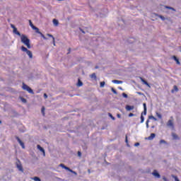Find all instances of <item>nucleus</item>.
Masks as SVG:
<instances>
[{"instance_id": "nucleus-1", "label": "nucleus", "mask_w": 181, "mask_h": 181, "mask_svg": "<svg viewBox=\"0 0 181 181\" xmlns=\"http://www.w3.org/2000/svg\"><path fill=\"white\" fill-rule=\"evenodd\" d=\"M22 52H25L30 59H33V54L31 52L30 50L28 49L25 46L21 47Z\"/></svg>"}, {"instance_id": "nucleus-2", "label": "nucleus", "mask_w": 181, "mask_h": 181, "mask_svg": "<svg viewBox=\"0 0 181 181\" xmlns=\"http://www.w3.org/2000/svg\"><path fill=\"white\" fill-rule=\"evenodd\" d=\"M23 90H25L26 91H28L30 94H35V92H33V90L29 86L26 85V83H23L22 86Z\"/></svg>"}, {"instance_id": "nucleus-3", "label": "nucleus", "mask_w": 181, "mask_h": 181, "mask_svg": "<svg viewBox=\"0 0 181 181\" xmlns=\"http://www.w3.org/2000/svg\"><path fill=\"white\" fill-rule=\"evenodd\" d=\"M21 40L22 43H23L24 45L30 42V40H29V38H28V37L23 34L21 35Z\"/></svg>"}, {"instance_id": "nucleus-4", "label": "nucleus", "mask_w": 181, "mask_h": 181, "mask_svg": "<svg viewBox=\"0 0 181 181\" xmlns=\"http://www.w3.org/2000/svg\"><path fill=\"white\" fill-rule=\"evenodd\" d=\"M15 139H16L17 142H18V144H20L22 148L25 149V143H23V141H22V140H21L19 136H15Z\"/></svg>"}, {"instance_id": "nucleus-5", "label": "nucleus", "mask_w": 181, "mask_h": 181, "mask_svg": "<svg viewBox=\"0 0 181 181\" xmlns=\"http://www.w3.org/2000/svg\"><path fill=\"white\" fill-rule=\"evenodd\" d=\"M167 127L171 128V129H175V124H173V120L169 119L167 122Z\"/></svg>"}, {"instance_id": "nucleus-6", "label": "nucleus", "mask_w": 181, "mask_h": 181, "mask_svg": "<svg viewBox=\"0 0 181 181\" xmlns=\"http://www.w3.org/2000/svg\"><path fill=\"white\" fill-rule=\"evenodd\" d=\"M16 168L20 170V172H23V167L22 166V164H21V160H19L16 162Z\"/></svg>"}, {"instance_id": "nucleus-7", "label": "nucleus", "mask_w": 181, "mask_h": 181, "mask_svg": "<svg viewBox=\"0 0 181 181\" xmlns=\"http://www.w3.org/2000/svg\"><path fill=\"white\" fill-rule=\"evenodd\" d=\"M152 175L158 177V179H160V174L158 172V170H154L152 173Z\"/></svg>"}, {"instance_id": "nucleus-8", "label": "nucleus", "mask_w": 181, "mask_h": 181, "mask_svg": "<svg viewBox=\"0 0 181 181\" xmlns=\"http://www.w3.org/2000/svg\"><path fill=\"white\" fill-rule=\"evenodd\" d=\"M173 60H174L176 62V64H178V66H180V61H179V59L176 55H174L172 57Z\"/></svg>"}, {"instance_id": "nucleus-9", "label": "nucleus", "mask_w": 181, "mask_h": 181, "mask_svg": "<svg viewBox=\"0 0 181 181\" xmlns=\"http://www.w3.org/2000/svg\"><path fill=\"white\" fill-rule=\"evenodd\" d=\"M37 149H39V151H40V152H42L43 153V156H46V152L45 151V148H43L42 147H41L40 145H37Z\"/></svg>"}, {"instance_id": "nucleus-10", "label": "nucleus", "mask_w": 181, "mask_h": 181, "mask_svg": "<svg viewBox=\"0 0 181 181\" xmlns=\"http://www.w3.org/2000/svg\"><path fill=\"white\" fill-rule=\"evenodd\" d=\"M156 136V134L155 133H151V135L148 137H146L145 139H148V141H152L153 138Z\"/></svg>"}, {"instance_id": "nucleus-11", "label": "nucleus", "mask_w": 181, "mask_h": 181, "mask_svg": "<svg viewBox=\"0 0 181 181\" xmlns=\"http://www.w3.org/2000/svg\"><path fill=\"white\" fill-rule=\"evenodd\" d=\"M141 81H142V83L144 84H145V86H147V87H151V86L149 85V83H148V81H146V80H145V78L140 77Z\"/></svg>"}, {"instance_id": "nucleus-12", "label": "nucleus", "mask_w": 181, "mask_h": 181, "mask_svg": "<svg viewBox=\"0 0 181 181\" xmlns=\"http://www.w3.org/2000/svg\"><path fill=\"white\" fill-rule=\"evenodd\" d=\"M143 106H144V112H141V115H146V111H147V108H146V103H143Z\"/></svg>"}, {"instance_id": "nucleus-13", "label": "nucleus", "mask_w": 181, "mask_h": 181, "mask_svg": "<svg viewBox=\"0 0 181 181\" xmlns=\"http://www.w3.org/2000/svg\"><path fill=\"white\" fill-rule=\"evenodd\" d=\"M175 91L176 93H177V91H179V88H177V86H176V85H175V86H173V88L171 90L172 94H174V93H175Z\"/></svg>"}, {"instance_id": "nucleus-14", "label": "nucleus", "mask_w": 181, "mask_h": 181, "mask_svg": "<svg viewBox=\"0 0 181 181\" xmlns=\"http://www.w3.org/2000/svg\"><path fill=\"white\" fill-rule=\"evenodd\" d=\"M127 111H131L132 110H134V108H135V107H134V105L131 106L129 105H127L125 107Z\"/></svg>"}, {"instance_id": "nucleus-15", "label": "nucleus", "mask_w": 181, "mask_h": 181, "mask_svg": "<svg viewBox=\"0 0 181 181\" xmlns=\"http://www.w3.org/2000/svg\"><path fill=\"white\" fill-rule=\"evenodd\" d=\"M90 78H92V80H95V81H97V75L95 74V73L90 74Z\"/></svg>"}, {"instance_id": "nucleus-16", "label": "nucleus", "mask_w": 181, "mask_h": 181, "mask_svg": "<svg viewBox=\"0 0 181 181\" xmlns=\"http://www.w3.org/2000/svg\"><path fill=\"white\" fill-rule=\"evenodd\" d=\"M76 86L78 87L83 86V81H81V79H80V78H78V83H77Z\"/></svg>"}, {"instance_id": "nucleus-17", "label": "nucleus", "mask_w": 181, "mask_h": 181, "mask_svg": "<svg viewBox=\"0 0 181 181\" xmlns=\"http://www.w3.org/2000/svg\"><path fill=\"white\" fill-rule=\"evenodd\" d=\"M155 15H156V16H158V18H160V19H161V21H166V19H167L162 15H159L158 13H156Z\"/></svg>"}, {"instance_id": "nucleus-18", "label": "nucleus", "mask_w": 181, "mask_h": 181, "mask_svg": "<svg viewBox=\"0 0 181 181\" xmlns=\"http://www.w3.org/2000/svg\"><path fill=\"white\" fill-rule=\"evenodd\" d=\"M13 33H15V35H17L18 36L21 35V33L19 31H18V28H16L13 30Z\"/></svg>"}, {"instance_id": "nucleus-19", "label": "nucleus", "mask_w": 181, "mask_h": 181, "mask_svg": "<svg viewBox=\"0 0 181 181\" xmlns=\"http://www.w3.org/2000/svg\"><path fill=\"white\" fill-rule=\"evenodd\" d=\"M52 22L54 26H59V21L57 19L54 18Z\"/></svg>"}, {"instance_id": "nucleus-20", "label": "nucleus", "mask_w": 181, "mask_h": 181, "mask_svg": "<svg viewBox=\"0 0 181 181\" xmlns=\"http://www.w3.org/2000/svg\"><path fill=\"white\" fill-rule=\"evenodd\" d=\"M112 82H113L115 84H122V81H118V80H112Z\"/></svg>"}, {"instance_id": "nucleus-21", "label": "nucleus", "mask_w": 181, "mask_h": 181, "mask_svg": "<svg viewBox=\"0 0 181 181\" xmlns=\"http://www.w3.org/2000/svg\"><path fill=\"white\" fill-rule=\"evenodd\" d=\"M33 30H35L36 33H39V35H40L42 33V32H40L39 28H37V27H36V26L35 28H33Z\"/></svg>"}, {"instance_id": "nucleus-22", "label": "nucleus", "mask_w": 181, "mask_h": 181, "mask_svg": "<svg viewBox=\"0 0 181 181\" xmlns=\"http://www.w3.org/2000/svg\"><path fill=\"white\" fill-rule=\"evenodd\" d=\"M20 98L22 103H23L24 104H26L28 103V100L25 98L21 97Z\"/></svg>"}, {"instance_id": "nucleus-23", "label": "nucleus", "mask_w": 181, "mask_h": 181, "mask_svg": "<svg viewBox=\"0 0 181 181\" xmlns=\"http://www.w3.org/2000/svg\"><path fill=\"white\" fill-rule=\"evenodd\" d=\"M148 119H153L154 121H158L156 117H153V115L148 116Z\"/></svg>"}, {"instance_id": "nucleus-24", "label": "nucleus", "mask_w": 181, "mask_h": 181, "mask_svg": "<svg viewBox=\"0 0 181 181\" xmlns=\"http://www.w3.org/2000/svg\"><path fill=\"white\" fill-rule=\"evenodd\" d=\"M165 9H170L172 11H176L173 7H170V6H165Z\"/></svg>"}, {"instance_id": "nucleus-25", "label": "nucleus", "mask_w": 181, "mask_h": 181, "mask_svg": "<svg viewBox=\"0 0 181 181\" xmlns=\"http://www.w3.org/2000/svg\"><path fill=\"white\" fill-rule=\"evenodd\" d=\"M105 86V81H102L100 83V87L103 88Z\"/></svg>"}, {"instance_id": "nucleus-26", "label": "nucleus", "mask_w": 181, "mask_h": 181, "mask_svg": "<svg viewBox=\"0 0 181 181\" xmlns=\"http://www.w3.org/2000/svg\"><path fill=\"white\" fill-rule=\"evenodd\" d=\"M171 176L173 179H175V181H180V180H179V178L177 177V176H176L175 175H172Z\"/></svg>"}, {"instance_id": "nucleus-27", "label": "nucleus", "mask_w": 181, "mask_h": 181, "mask_svg": "<svg viewBox=\"0 0 181 181\" xmlns=\"http://www.w3.org/2000/svg\"><path fill=\"white\" fill-rule=\"evenodd\" d=\"M30 26H31L32 29H33L35 26L33 25V23H32L31 20H29Z\"/></svg>"}, {"instance_id": "nucleus-28", "label": "nucleus", "mask_w": 181, "mask_h": 181, "mask_svg": "<svg viewBox=\"0 0 181 181\" xmlns=\"http://www.w3.org/2000/svg\"><path fill=\"white\" fill-rule=\"evenodd\" d=\"M111 91H112L114 94H118V92H117V90H115L114 88H111Z\"/></svg>"}, {"instance_id": "nucleus-29", "label": "nucleus", "mask_w": 181, "mask_h": 181, "mask_svg": "<svg viewBox=\"0 0 181 181\" xmlns=\"http://www.w3.org/2000/svg\"><path fill=\"white\" fill-rule=\"evenodd\" d=\"M172 136H173V139H177V134H176L175 133H172Z\"/></svg>"}, {"instance_id": "nucleus-30", "label": "nucleus", "mask_w": 181, "mask_h": 181, "mask_svg": "<svg viewBox=\"0 0 181 181\" xmlns=\"http://www.w3.org/2000/svg\"><path fill=\"white\" fill-rule=\"evenodd\" d=\"M157 117L160 119H162V115H160L159 112H156Z\"/></svg>"}, {"instance_id": "nucleus-31", "label": "nucleus", "mask_w": 181, "mask_h": 181, "mask_svg": "<svg viewBox=\"0 0 181 181\" xmlns=\"http://www.w3.org/2000/svg\"><path fill=\"white\" fill-rule=\"evenodd\" d=\"M109 117H110V118L113 120L115 121V117L114 116H112V114L111 113H108Z\"/></svg>"}, {"instance_id": "nucleus-32", "label": "nucleus", "mask_w": 181, "mask_h": 181, "mask_svg": "<svg viewBox=\"0 0 181 181\" xmlns=\"http://www.w3.org/2000/svg\"><path fill=\"white\" fill-rule=\"evenodd\" d=\"M141 124H142V122H144V121H145V117L142 115H141Z\"/></svg>"}, {"instance_id": "nucleus-33", "label": "nucleus", "mask_w": 181, "mask_h": 181, "mask_svg": "<svg viewBox=\"0 0 181 181\" xmlns=\"http://www.w3.org/2000/svg\"><path fill=\"white\" fill-rule=\"evenodd\" d=\"M33 180H35V181H42V180H40V179L39 178V177H33Z\"/></svg>"}, {"instance_id": "nucleus-34", "label": "nucleus", "mask_w": 181, "mask_h": 181, "mask_svg": "<svg viewBox=\"0 0 181 181\" xmlns=\"http://www.w3.org/2000/svg\"><path fill=\"white\" fill-rule=\"evenodd\" d=\"M40 35H41L42 37H43V39H44L45 40H47V37H46L45 36V35H43V33H41Z\"/></svg>"}, {"instance_id": "nucleus-35", "label": "nucleus", "mask_w": 181, "mask_h": 181, "mask_svg": "<svg viewBox=\"0 0 181 181\" xmlns=\"http://www.w3.org/2000/svg\"><path fill=\"white\" fill-rule=\"evenodd\" d=\"M122 97H124V98H128V95L127 93H123L122 94Z\"/></svg>"}, {"instance_id": "nucleus-36", "label": "nucleus", "mask_w": 181, "mask_h": 181, "mask_svg": "<svg viewBox=\"0 0 181 181\" xmlns=\"http://www.w3.org/2000/svg\"><path fill=\"white\" fill-rule=\"evenodd\" d=\"M41 112H42V115H45V107H42Z\"/></svg>"}, {"instance_id": "nucleus-37", "label": "nucleus", "mask_w": 181, "mask_h": 181, "mask_svg": "<svg viewBox=\"0 0 181 181\" xmlns=\"http://www.w3.org/2000/svg\"><path fill=\"white\" fill-rule=\"evenodd\" d=\"M146 128H149V119H147L146 122Z\"/></svg>"}, {"instance_id": "nucleus-38", "label": "nucleus", "mask_w": 181, "mask_h": 181, "mask_svg": "<svg viewBox=\"0 0 181 181\" xmlns=\"http://www.w3.org/2000/svg\"><path fill=\"white\" fill-rule=\"evenodd\" d=\"M59 166L61 168H62L63 169H65V168H66V165L64 164H63V163L59 164Z\"/></svg>"}, {"instance_id": "nucleus-39", "label": "nucleus", "mask_w": 181, "mask_h": 181, "mask_svg": "<svg viewBox=\"0 0 181 181\" xmlns=\"http://www.w3.org/2000/svg\"><path fill=\"white\" fill-rule=\"evenodd\" d=\"M25 46H27L28 49H30V42L25 44Z\"/></svg>"}, {"instance_id": "nucleus-40", "label": "nucleus", "mask_w": 181, "mask_h": 181, "mask_svg": "<svg viewBox=\"0 0 181 181\" xmlns=\"http://www.w3.org/2000/svg\"><path fill=\"white\" fill-rule=\"evenodd\" d=\"M79 30H80L81 32H82V33L86 34V31H85L84 30H83V28H79Z\"/></svg>"}, {"instance_id": "nucleus-41", "label": "nucleus", "mask_w": 181, "mask_h": 181, "mask_svg": "<svg viewBox=\"0 0 181 181\" xmlns=\"http://www.w3.org/2000/svg\"><path fill=\"white\" fill-rule=\"evenodd\" d=\"M66 170H69V172H71V169H70V168L67 167V166H65V168H64Z\"/></svg>"}, {"instance_id": "nucleus-42", "label": "nucleus", "mask_w": 181, "mask_h": 181, "mask_svg": "<svg viewBox=\"0 0 181 181\" xmlns=\"http://www.w3.org/2000/svg\"><path fill=\"white\" fill-rule=\"evenodd\" d=\"M11 28H12L13 30L16 28V27L13 24H11Z\"/></svg>"}, {"instance_id": "nucleus-43", "label": "nucleus", "mask_w": 181, "mask_h": 181, "mask_svg": "<svg viewBox=\"0 0 181 181\" xmlns=\"http://www.w3.org/2000/svg\"><path fill=\"white\" fill-rule=\"evenodd\" d=\"M160 144H166V141L165 140H160Z\"/></svg>"}, {"instance_id": "nucleus-44", "label": "nucleus", "mask_w": 181, "mask_h": 181, "mask_svg": "<svg viewBox=\"0 0 181 181\" xmlns=\"http://www.w3.org/2000/svg\"><path fill=\"white\" fill-rule=\"evenodd\" d=\"M71 173H74V175H77V173L76 171H74L73 170H71Z\"/></svg>"}, {"instance_id": "nucleus-45", "label": "nucleus", "mask_w": 181, "mask_h": 181, "mask_svg": "<svg viewBox=\"0 0 181 181\" xmlns=\"http://www.w3.org/2000/svg\"><path fill=\"white\" fill-rule=\"evenodd\" d=\"M163 181H169V180H168V178H166V177H165V176L163 177Z\"/></svg>"}, {"instance_id": "nucleus-46", "label": "nucleus", "mask_w": 181, "mask_h": 181, "mask_svg": "<svg viewBox=\"0 0 181 181\" xmlns=\"http://www.w3.org/2000/svg\"><path fill=\"white\" fill-rule=\"evenodd\" d=\"M47 36H48L49 37H52V40H53V35L52 34H47Z\"/></svg>"}, {"instance_id": "nucleus-47", "label": "nucleus", "mask_w": 181, "mask_h": 181, "mask_svg": "<svg viewBox=\"0 0 181 181\" xmlns=\"http://www.w3.org/2000/svg\"><path fill=\"white\" fill-rule=\"evenodd\" d=\"M135 115L134 113H129V117H134Z\"/></svg>"}, {"instance_id": "nucleus-48", "label": "nucleus", "mask_w": 181, "mask_h": 181, "mask_svg": "<svg viewBox=\"0 0 181 181\" xmlns=\"http://www.w3.org/2000/svg\"><path fill=\"white\" fill-rule=\"evenodd\" d=\"M125 142L126 144H128V136H126L125 137Z\"/></svg>"}, {"instance_id": "nucleus-49", "label": "nucleus", "mask_w": 181, "mask_h": 181, "mask_svg": "<svg viewBox=\"0 0 181 181\" xmlns=\"http://www.w3.org/2000/svg\"><path fill=\"white\" fill-rule=\"evenodd\" d=\"M78 156L79 158H81V151H78Z\"/></svg>"}, {"instance_id": "nucleus-50", "label": "nucleus", "mask_w": 181, "mask_h": 181, "mask_svg": "<svg viewBox=\"0 0 181 181\" xmlns=\"http://www.w3.org/2000/svg\"><path fill=\"white\" fill-rule=\"evenodd\" d=\"M134 146H139V142L135 143Z\"/></svg>"}, {"instance_id": "nucleus-51", "label": "nucleus", "mask_w": 181, "mask_h": 181, "mask_svg": "<svg viewBox=\"0 0 181 181\" xmlns=\"http://www.w3.org/2000/svg\"><path fill=\"white\" fill-rule=\"evenodd\" d=\"M52 42H53V45H54V46H56V43L54 42V37H53V39H52Z\"/></svg>"}, {"instance_id": "nucleus-52", "label": "nucleus", "mask_w": 181, "mask_h": 181, "mask_svg": "<svg viewBox=\"0 0 181 181\" xmlns=\"http://www.w3.org/2000/svg\"><path fill=\"white\" fill-rule=\"evenodd\" d=\"M44 98H47V94H46V93H44Z\"/></svg>"}, {"instance_id": "nucleus-53", "label": "nucleus", "mask_w": 181, "mask_h": 181, "mask_svg": "<svg viewBox=\"0 0 181 181\" xmlns=\"http://www.w3.org/2000/svg\"><path fill=\"white\" fill-rule=\"evenodd\" d=\"M117 118H121V115L120 114H117Z\"/></svg>"}, {"instance_id": "nucleus-54", "label": "nucleus", "mask_w": 181, "mask_h": 181, "mask_svg": "<svg viewBox=\"0 0 181 181\" xmlns=\"http://www.w3.org/2000/svg\"><path fill=\"white\" fill-rule=\"evenodd\" d=\"M71 50V48H69V49L68 54H70Z\"/></svg>"}, {"instance_id": "nucleus-55", "label": "nucleus", "mask_w": 181, "mask_h": 181, "mask_svg": "<svg viewBox=\"0 0 181 181\" xmlns=\"http://www.w3.org/2000/svg\"><path fill=\"white\" fill-rule=\"evenodd\" d=\"M88 173H91V170L90 169L88 170Z\"/></svg>"}, {"instance_id": "nucleus-56", "label": "nucleus", "mask_w": 181, "mask_h": 181, "mask_svg": "<svg viewBox=\"0 0 181 181\" xmlns=\"http://www.w3.org/2000/svg\"><path fill=\"white\" fill-rule=\"evenodd\" d=\"M138 94H139V95H142V93L139 92Z\"/></svg>"}, {"instance_id": "nucleus-57", "label": "nucleus", "mask_w": 181, "mask_h": 181, "mask_svg": "<svg viewBox=\"0 0 181 181\" xmlns=\"http://www.w3.org/2000/svg\"><path fill=\"white\" fill-rule=\"evenodd\" d=\"M21 132H25V130L20 129Z\"/></svg>"}, {"instance_id": "nucleus-58", "label": "nucleus", "mask_w": 181, "mask_h": 181, "mask_svg": "<svg viewBox=\"0 0 181 181\" xmlns=\"http://www.w3.org/2000/svg\"><path fill=\"white\" fill-rule=\"evenodd\" d=\"M119 90H124L122 87H119Z\"/></svg>"}, {"instance_id": "nucleus-59", "label": "nucleus", "mask_w": 181, "mask_h": 181, "mask_svg": "<svg viewBox=\"0 0 181 181\" xmlns=\"http://www.w3.org/2000/svg\"><path fill=\"white\" fill-rule=\"evenodd\" d=\"M95 69H98V66H95Z\"/></svg>"}, {"instance_id": "nucleus-60", "label": "nucleus", "mask_w": 181, "mask_h": 181, "mask_svg": "<svg viewBox=\"0 0 181 181\" xmlns=\"http://www.w3.org/2000/svg\"><path fill=\"white\" fill-rule=\"evenodd\" d=\"M151 128H155V126H152Z\"/></svg>"}, {"instance_id": "nucleus-61", "label": "nucleus", "mask_w": 181, "mask_h": 181, "mask_svg": "<svg viewBox=\"0 0 181 181\" xmlns=\"http://www.w3.org/2000/svg\"><path fill=\"white\" fill-rule=\"evenodd\" d=\"M0 124H2V121L0 120Z\"/></svg>"}]
</instances>
